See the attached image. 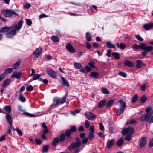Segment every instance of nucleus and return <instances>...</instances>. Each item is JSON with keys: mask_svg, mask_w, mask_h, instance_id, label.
Here are the masks:
<instances>
[{"mask_svg": "<svg viewBox=\"0 0 153 153\" xmlns=\"http://www.w3.org/2000/svg\"><path fill=\"white\" fill-rule=\"evenodd\" d=\"M146 114L143 115L141 117L140 120L141 121H145L150 123L149 119L151 116L153 114V110L151 109L150 107H149L146 108Z\"/></svg>", "mask_w": 153, "mask_h": 153, "instance_id": "f257e3e1", "label": "nucleus"}, {"mask_svg": "<svg viewBox=\"0 0 153 153\" xmlns=\"http://www.w3.org/2000/svg\"><path fill=\"white\" fill-rule=\"evenodd\" d=\"M133 49H141L142 50L146 49L148 51L153 50V47L151 46H147L146 44L144 43H141L139 45L134 44L132 46Z\"/></svg>", "mask_w": 153, "mask_h": 153, "instance_id": "f03ea898", "label": "nucleus"}, {"mask_svg": "<svg viewBox=\"0 0 153 153\" xmlns=\"http://www.w3.org/2000/svg\"><path fill=\"white\" fill-rule=\"evenodd\" d=\"M1 13L6 17H11L13 15L18 16L15 12L9 9H2L1 10Z\"/></svg>", "mask_w": 153, "mask_h": 153, "instance_id": "7ed1b4c3", "label": "nucleus"}, {"mask_svg": "<svg viewBox=\"0 0 153 153\" xmlns=\"http://www.w3.org/2000/svg\"><path fill=\"white\" fill-rule=\"evenodd\" d=\"M76 142L72 143L69 146L68 149L69 150H71L73 149L80 147L81 145V141L79 137L76 138Z\"/></svg>", "mask_w": 153, "mask_h": 153, "instance_id": "20e7f679", "label": "nucleus"}, {"mask_svg": "<svg viewBox=\"0 0 153 153\" xmlns=\"http://www.w3.org/2000/svg\"><path fill=\"white\" fill-rule=\"evenodd\" d=\"M22 21L20 20L17 23H14L12 25L11 28L14 30L16 31H18L22 28Z\"/></svg>", "mask_w": 153, "mask_h": 153, "instance_id": "39448f33", "label": "nucleus"}, {"mask_svg": "<svg viewBox=\"0 0 153 153\" xmlns=\"http://www.w3.org/2000/svg\"><path fill=\"white\" fill-rule=\"evenodd\" d=\"M134 129L133 128L130 126L123 129L122 133L123 135L126 134L132 135L134 133Z\"/></svg>", "mask_w": 153, "mask_h": 153, "instance_id": "423d86ee", "label": "nucleus"}, {"mask_svg": "<svg viewBox=\"0 0 153 153\" xmlns=\"http://www.w3.org/2000/svg\"><path fill=\"white\" fill-rule=\"evenodd\" d=\"M85 115L88 119L94 121L96 118V116L93 113L91 112H86L85 113Z\"/></svg>", "mask_w": 153, "mask_h": 153, "instance_id": "0eeeda50", "label": "nucleus"}, {"mask_svg": "<svg viewBox=\"0 0 153 153\" xmlns=\"http://www.w3.org/2000/svg\"><path fill=\"white\" fill-rule=\"evenodd\" d=\"M46 72L47 74L53 78H55L57 76L56 72L51 69H48Z\"/></svg>", "mask_w": 153, "mask_h": 153, "instance_id": "6e6552de", "label": "nucleus"}, {"mask_svg": "<svg viewBox=\"0 0 153 153\" xmlns=\"http://www.w3.org/2000/svg\"><path fill=\"white\" fill-rule=\"evenodd\" d=\"M42 52V49L41 48H37L34 52L33 54L35 57H39Z\"/></svg>", "mask_w": 153, "mask_h": 153, "instance_id": "1a4fd4ad", "label": "nucleus"}, {"mask_svg": "<svg viewBox=\"0 0 153 153\" xmlns=\"http://www.w3.org/2000/svg\"><path fill=\"white\" fill-rule=\"evenodd\" d=\"M66 47L68 50L71 53H74L75 52V49L70 43L66 44Z\"/></svg>", "mask_w": 153, "mask_h": 153, "instance_id": "9d476101", "label": "nucleus"}, {"mask_svg": "<svg viewBox=\"0 0 153 153\" xmlns=\"http://www.w3.org/2000/svg\"><path fill=\"white\" fill-rule=\"evenodd\" d=\"M16 32L13 29L6 34V36L8 38H11L13 37L16 34Z\"/></svg>", "mask_w": 153, "mask_h": 153, "instance_id": "9b49d317", "label": "nucleus"}, {"mask_svg": "<svg viewBox=\"0 0 153 153\" xmlns=\"http://www.w3.org/2000/svg\"><path fill=\"white\" fill-rule=\"evenodd\" d=\"M22 74V72L21 71L19 72H14L12 75L11 77L12 78L15 77L17 79H19L21 77Z\"/></svg>", "mask_w": 153, "mask_h": 153, "instance_id": "f8f14e48", "label": "nucleus"}, {"mask_svg": "<svg viewBox=\"0 0 153 153\" xmlns=\"http://www.w3.org/2000/svg\"><path fill=\"white\" fill-rule=\"evenodd\" d=\"M60 103L59 99V98H55L53 100V103L51 105L50 108L49 109V110H50L51 108H53V107L55 106Z\"/></svg>", "mask_w": 153, "mask_h": 153, "instance_id": "ddd939ff", "label": "nucleus"}, {"mask_svg": "<svg viewBox=\"0 0 153 153\" xmlns=\"http://www.w3.org/2000/svg\"><path fill=\"white\" fill-rule=\"evenodd\" d=\"M2 113L6 114V113L4 112H2ZM6 118L7 122L9 123V125H12V118L10 114H9L6 113Z\"/></svg>", "mask_w": 153, "mask_h": 153, "instance_id": "4468645a", "label": "nucleus"}, {"mask_svg": "<svg viewBox=\"0 0 153 153\" xmlns=\"http://www.w3.org/2000/svg\"><path fill=\"white\" fill-rule=\"evenodd\" d=\"M61 78L62 80V82L61 83V84L62 86L63 87H64L65 86H69V84L68 82L64 78V77H62Z\"/></svg>", "mask_w": 153, "mask_h": 153, "instance_id": "2eb2a0df", "label": "nucleus"}, {"mask_svg": "<svg viewBox=\"0 0 153 153\" xmlns=\"http://www.w3.org/2000/svg\"><path fill=\"white\" fill-rule=\"evenodd\" d=\"M153 27V23H151L149 24H145L143 26L144 29L146 30L152 29Z\"/></svg>", "mask_w": 153, "mask_h": 153, "instance_id": "dca6fc26", "label": "nucleus"}, {"mask_svg": "<svg viewBox=\"0 0 153 153\" xmlns=\"http://www.w3.org/2000/svg\"><path fill=\"white\" fill-rule=\"evenodd\" d=\"M124 65L125 66L128 67H132L134 66L133 63L129 60H126L124 62Z\"/></svg>", "mask_w": 153, "mask_h": 153, "instance_id": "f3484780", "label": "nucleus"}, {"mask_svg": "<svg viewBox=\"0 0 153 153\" xmlns=\"http://www.w3.org/2000/svg\"><path fill=\"white\" fill-rule=\"evenodd\" d=\"M115 140L114 139H112L108 141L107 143V147L108 148H111L114 143Z\"/></svg>", "mask_w": 153, "mask_h": 153, "instance_id": "a211bd4d", "label": "nucleus"}, {"mask_svg": "<svg viewBox=\"0 0 153 153\" xmlns=\"http://www.w3.org/2000/svg\"><path fill=\"white\" fill-rule=\"evenodd\" d=\"M11 29V27H3L0 29V33L7 32L9 31Z\"/></svg>", "mask_w": 153, "mask_h": 153, "instance_id": "6ab92c4d", "label": "nucleus"}, {"mask_svg": "<svg viewBox=\"0 0 153 153\" xmlns=\"http://www.w3.org/2000/svg\"><path fill=\"white\" fill-rule=\"evenodd\" d=\"M11 81L10 79H7L3 83L2 86L3 88H5L8 86L11 82Z\"/></svg>", "mask_w": 153, "mask_h": 153, "instance_id": "aec40b11", "label": "nucleus"}, {"mask_svg": "<svg viewBox=\"0 0 153 153\" xmlns=\"http://www.w3.org/2000/svg\"><path fill=\"white\" fill-rule=\"evenodd\" d=\"M106 100H105L100 101L98 104V107L99 108H101L104 106L106 104Z\"/></svg>", "mask_w": 153, "mask_h": 153, "instance_id": "412c9836", "label": "nucleus"}, {"mask_svg": "<svg viewBox=\"0 0 153 153\" xmlns=\"http://www.w3.org/2000/svg\"><path fill=\"white\" fill-rule=\"evenodd\" d=\"M146 142V140L145 137H143L140 141V146L141 148L143 147L145 145Z\"/></svg>", "mask_w": 153, "mask_h": 153, "instance_id": "4be33fe9", "label": "nucleus"}, {"mask_svg": "<svg viewBox=\"0 0 153 153\" xmlns=\"http://www.w3.org/2000/svg\"><path fill=\"white\" fill-rule=\"evenodd\" d=\"M137 64L136 65V67L138 68H140L141 67L142 65L145 66V64L143 63L142 61L140 60H137L136 61Z\"/></svg>", "mask_w": 153, "mask_h": 153, "instance_id": "5701e85b", "label": "nucleus"}, {"mask_svg": "<svg viewBox=\"0 0 153 153\" xmlns=\"http://www.w3.org/2000/svg\"><path fill=\"white\" fill-rule=\"evenodd\" d=\"M59 141H60L59 137H56L53 140L52 142V145L54 146H55Z\"/></svg>", "mask_w": 153, "mask_h": 153, "instance_id": "b1692460", "label": "nucleus"}, {"mask_svg": "<svg viewBox=\"0 0 153 153\" xmlns=\"http://www.w3.org/2000/svg\"><path fill=\"white\" fill-rule=\"evenodd\" d=\"M106 46L107 48H116L115 45L110 41H108L106 42Z\"/></svg>", "mask_w": 153, "mask_h": 153, "instance_id": "393cba45", "label": "nucleus"}, {"mask_svg": "<svg viewBox=\"0 0 153 153\" xmlns=\"http://www.w3.org/2000/svg\"><path fill=\"white\" fill-rule=\"evenodd\" d=\"M51 39L53 42L56 43L59 41V37L53 35L51 37Z\"/></svg>", "mask_w": 153, "mask_h": 153, "instance_id": "a878e982", "label": "nucleus"}, {"mask_svg": "<svg viewBox=\"0 0 153 153\" xmlns=\"http://www.w3.org/2000/svg\"><path fill=\"white\" fill-rule=\"evenodd\" d=\"M98 74H99L97 72H91L90 74V75L92 76L93 78L97 79L98 77Z\"/></svg>", "mask_w": 153, "mask_h": 153, "instance_id": "bb28decb", "label": "nucleus"}, {"mask_svg": "<svg viewBox=\"0 0 153 153\" xmlns=\"http://www.w3.org/2000/svg\"><path fill=\"white\" fill-rule=\"evenodd\" d=\"M123 137L120 138L117 141V146H121L123 142Z\"/></svg>", "mask_w": 153, "mask_h": 153, "instance_id": "cd10ccee", "label": "nucleus"}, {"mask_svg": "<svg viewBox=\"0 0 153 153\" xmlns=\"http://www.w3.org/2000/svg\"><path fill=\"white\" fill-rule=\"evenodd\" d=\"M116 45L118 48H120L121 49H123L126 47L125 45L123 43H121L120 44L117 43L116 44Z\"/></svg>", "mask_w": 153, "mask_h": 153, "instance_id": "c85d7f7f", "label": "nucleus"}, {"mask_svg": "<svg viewBox=\"0 0 153 153\" xmlns=\"http://www.w3.org/2000/svg\"><path fill=\"white\" fill-rule=\"evenodd\" d=\"M114 100H111L108 101L107 103H106L105 105L107 107H109L111 106L113 103Z\"/></svg>", "mask_w": 153, "mask_h": 153, "instance_id": "c756f323", "label": "nucleus"}, {"mask_svg": "<svg viewBox=\"0 0 153 153\" xmlns=\"http://www.w3.org/2000/svg\"><path fill=\"white\" fill-rule=\"evenodd\" d=\"M112 55L116 59H119L120 58V53H118L113 52L112 53Z\"/></svg>", "mask_w": 153, "mask_h": 153, "instance_id": "7c9ffc66", "label": "nucleus"}, {"mask_svg": "<svg viewBox=\"0 0 153 153\" xmlns=\"http://www.w3.org/2000/svg\"><path fill=\"white\" fill-rule=\"evenodd\" d=\"M101 91L104 94H109V92L108 90L105 87H102L101 88Z\"/></svg>", "mask_w": 153, "mask_h": 153, "instance_id": "2f4dec72", "label": "nucleus"}, {"mask_svg": "<svg viewBox=\"0 0 153 153\" xmlns=\"http://www.w3.org/2000/svg\"><path fill=\"white\" fill-rule=\"evenodd\" d=\"M21 62V61L20 60H18L14 64L13 67L14 69H16L18 68Z\"/></svg>", "mask_w": 153, "mask_h": 153, "instance_id": "473e14b6", "label": "nucleus"}, {"mask_svg": "<svg viewBox=\"0 0 153 153\" xmlns=\"http://www.w3.org/2000/svg\"><path fill=\"white\" fill-rule=\"evenodd\" d=\"M4 108L5 111L8 113H10L11 111V108L10 106L6 105Z\"/></svg>", "mask_w": 153, "mask_h": 153, "instance_id": "72a5a7b5", "label": "nucleus"}, {"mask_svg": "<svg viewBox=\"0 0 153 153\" xmlns=\"http://www.w3.org/2000/svg\"><path fill=\"white\" fill-rule=\"evenodd\" d=\"M27 87L26 89L27 91H32L33 89V87L32 86L30 85H26Z\"/></svg>", "mask_w": 153, "mask_h": 153, "instance_id": "f704fd0d", "label": "nucleus"}, {"mask_svg": "<svg viewBox=\"0 0 153 153\" xmlns=\"http://www.w3.org/2000/svg\"><path fill=\"white\" fill-rule=\"evenodd\" d=\"M74 66L76 69H80L81 68V64L79 63L75 62L74 63Z\"/></svg>", "mask_w": 153, "mask_h": 153, "instance_id": "c9c22d12", "label": "nucleus"}, {"mask_svg": "<svg viewBox=\"0 0 153 153\" xmlns=\"http://www.w3.org/2000/svg\"><path fill=\"white\" fill-rule=\"evenodd\" d=\"M86 38L88 41H90L91 40V37L89 32H87L86 34Z\"/></svg>", "mask_w": 153, "mask_h": 153, "instance_id": "e433bc0d", "label": "nucleus"}, {"mask_svg": "<svg viewBox=\"0 0 153 153\" xmlns=\"http://www.w3.org/2000/svg\"><path fill=\"white\" fill-rule=\"evenodd\" d=\"M40 75L39 74H35L33 76L31 81H32L33 80H36L37 79L39 80V79L40 78Z\"/></svg>", "mask_w": 153, "mask_h": 153, "instance_id": "4c0bfd02", "label": "nucleus"}, {"mask_svg": "<svg viewBox=\"0 0 153 153\" xmlns=\"http://www.w3.org/2000/svg\"><path fill=\"white\" fill-rule=\"evenodd\" d=\"M13 71V69L12 68H9L6 69L5 70V71L4 72H5L6 73V75L7 74L10 73L12 72Z\"/></svg>", "mask_w": 153, "mask_h": 153, "instance_id": "58836bf2", "label": "nucleus"}, {"mask_svg": "<svg viewBox=\"0 0 153 153\" xmlns=\"http://www.w3.org/2000/svg\"><path fill=\"white\" fill-rule=\"evenodd\" d=\"M118 102L121 105V108H125L126 107V104L123 101L120 100L118 101Z\"/></svg>", "mask_w": 153, "mask_h": 153, "instance_id": "ea45409f", "label": "nucleus"}, {"mask_svg": "<svg viewBox=\"0 0 153 153\" xmlns=\"http://www.w3.org/2000/svg\"><path fill=\"white\" fill-rule=\"evenodd\" d=\"M59 102L61 104H63L65 102L66 97L65 96H64L62 98H59Z\"/></svg>", "mask_w": 153, "mask_h": 153, "instance_id": "a19ab883", "label": "nucleus"}, {"mask_svg": "<svg viewBox=\"0 0 153 153\" xmlns=\"http://www.w3.org/2000/svg\"><path fill=\"white\" fill-rule=\"evenodd\" d=\"M125 108H120L117 111V114L118 115H120L123 112Z\"/></svg>", "mask_w": 153, "mask_h": 153, "instance_id": "79ce46f5", "label": "nucleus"}, {"mask_svg": "<svg viewBox=\"0 0 153 153\" xmlns=\"http://www.w3.org/2000/svg\"><path fill=\"white\" fill-rule=\"evenodd\" d=\"M125 108H120L117 111V114L118 115H120L123 112Z\"/></svg>", "mask_w": 153, "mask_h": 153, "instance_id": "37998d69", "label": "nucleus"}, {"mask_svg": "<svg viewBox=\"0 0 153 153\" xmlns=\"http://www.w3.org/2000/svg\"><path fill=\"white\" fill-rule=\"evenodd\" d=\"M65 139V135L63 134H61L59 137V140L60 141L62 142L64 141Z\"/></svg>", "mask_w": 153, "mask_h": 153, "instance_id": "c03bdc74", "label": "nucleus"}, {"mask_svg": "<svg viewBox=\"0 0 153 153\" xmlns=\"http://www.w3.org/2000/svg\"><path fill=\"white\" fill-rule=\"evenodd\" d=\"M19 100L22 102H24L26 101L25 98L23 97L22 94L19 95Z\"/></svg>", "mask_w": 153, "mask_h": 153, "instance_id": "a18cd8bd", "label": "nucleus"}, {"mask_svg": "<svg viewBox=\"0 0 153 153\" xmlns=\"http://www.w3.org/2000/svg\"><path fill=\"white\" fill-rule=\"evenodd\" d=\"M118 74L123 77H126L127 75L124 72L122 71H119L118 73Z\"/></svg>", "mask_w": 153, "mask_h": 153, "instance_id": "49530a36", "label": "nucleus"}, {"mask_svg": "<svg viewBox=\"0 0 153 153\" xmlns=\"http://www.w3.org/2000/svg\"><path fill=\"white\" fill-rule=\"evenodd\" d=\"M23 7L24 8L26 9H28L30 7L31 5L29 3H26L24 4Z\"/></svg>", "mask_w": 153, "mask_h": 153, "instance_id": "de8ad7c7", "label": "nucleus"}, {"mask_svg": "<svg viewBox=\"0 0 153 153\" xmlns=\"http://www.w3.org/2000/svg\"><path fill=\"white\" fill-rule=\"evenodd\" d=\"M131 134H127L125 138V139L126 141H129L131 139Z\"/></svg>", "mask_w": 153, "mask_h": 153, "instance_id": "09e8293b", "label": "nucleus"}, {"mask_svg": "<svg viewBox=\"0 0 153 153\" xmlns=\"http://www.w3.org/2000/svg\"><path fill=\"white\" fill-rule=\"evenodd\" d=\"M137 98L138 95L137 94H136L132 98V103H134L137 100Z\"/></svg>", "mask_w": 153, "mask_h": 153, "instance_id": "8fccbe9b", "label": "nucleus"}, {"mask_svg": "<svg viewBox=\"0 0 153 153\" xmlns=\"http://www.w3.org/2000/svg\"><path fill=\"white\" fill-rule=\"evenodd\" d=\"M48 145L44 146L43 147L42 152H47L48 150Z\"/></svg>", "mask_w": 153, "mask_h": 153, "instance_id": "3c124183", "label": "nucleus"}, {"mask_svg": "<svg viewBox=\"0 0 153 153\" xmlns=\"http://www.w3.org/2000/svg\"><path fill=\"white\" fill-rule=\"evenodd\" d=\"M93 133L90 132L89 133L88 136V138L90 140H91L94 138V136Z\"/></svg>", "mask_w": 153, "mask_h": 153, "instance_id": "603ef678", "label": "nucleus"}, {"mask_svg": "<svg viewBox=\"0 0 153 153\" xmlns=\"http://www.w3.org/2000/svg\"><path fill=\"white\" fill-rule=\"evenodd\" d=\"M135 37L137 39L140 41H143V39L139 35H136Z\"/></svg>", "mask_w": 153, "mask_h": 153, "instance_id": "864d4df0", "label": "nucleus"}, {"mask_svg": "<svg viewBox=\"0 0 153 153\" xmlns=\"http://www.w3.org/2000/svg\"><path fill=\"white\" fill-rule=\"evenodd\" d=\"M85 125L87 128H88L90 127V123L88 120H86L85 121Z\"/></svg>", "mask_w": 153, "mask_h": 153, "instance_id": "5fc2aeb1", "label": "nucleus"}, {"mask_svg": "<svg viewBox=\"0 0 153 153\" xmlns=\"http://www.w3.org/2000/svg\"><path fill=\"white\" fill-rule=\"evenodd\" d=\"M6 75V73L3 72L0 75V81L4 79Z\"/></svg>", "mask_w": 153, "mask_h": 153, "instance_id": "6e6d98bb", "label": "nucleus"}, {"mask_svg": "<svg viewBox=\"0 0 153 153\" xmlns=\"http://www.w3.org/2000/svg\"><path fill=\"white\" fill-rule=\"evenodd\" d=\"M80 111V110L79 109L73 111L71 112V113L73 115H76V114L78 113Z\"/></svg>", "mask_w": 153, "mask_h": 153, "instance_id": "4d7b16f0", "label": "nucleus"}, {"mask_svg": "<svg viewBox=\"0 0 153 153\" xmlns=\"http://www.w3.org/2000/svg\"><path fill=\"white\" fill-rule=\"evenodd\" d=\"M149 146L150 147L153 146V138L149 140Z\"/></svg>", "mask_w": 153, "mask_h": 153, "instance_id": "13d9d810", "label": "nucleus"}, {"mask_svg": "<svg viewBox=\"0 0 153 153\" xmlns=\"http://www.w3.org/2000/svg\"><path fill=\"white\" fill-rule=\"evenodd\" d=\"M143 50H145V51L141 53V54H142V55L143 56H146L147 54V52L152 51V50H149V51H148L146 49H145Z\"/></svg>", "mask_w": 153, "mask_h": 153, "instance_id": "bf43d9fd", "label": "nucleus"}, {"mask_svg": "<svg viewBox=\"0 0 153 153\" xmlns=\"http://www.w3.org/2000/svg\"><path fill=\"white\" fill-rule=\"evenodd\" d=\"M14 130L17 131V133L19 135L21 136L22 135V132L18 128H16L15 129H14Z\"/></svg>", "mask_w": 153, "mask_h": 153, "instance_id": "052dcab7", "label": "nucleus"}, {"mask_svg": "<svg viewBox=\"0 0 153 153\" xmlns=\"http://www.w3.org/2000/svg\"><path fill=\"white\" fill-rule=\"evenodd\" d=\"M146 97L145 96H143L142 97L141 99V102L143 103L145 102L146 101Z\"/></svg>", "mask_w": 153, "mask_h": 153, "instance_id": "680f3d73", "label": "nucleus"}, {"mask_svg": "<svg viewBox=\"0 0 153 153\" xmlns=\"http://www.w3.org/2000/svg\"><path fill=\"white\" fill-rule=\"evenodd\" d=\"M71 130L70 129L68 130L65 133V136H68L70 135L71 133Z\"/></svg>", "mask_w": 153, "mask_h": 153, "instance_id": "e2e57ef3", "label": "nucleus"}, {"mask_svg": "<svg viewBox=\"0 0 153 153\" xmlns=\"http://www.w3.org/2000/svg\"><path fill=\"white\" fill-rule=\"evenodd\" d=\"M99 128L100 130L102 131L104 129V127L102 124V123H100L99 124Z\"/></svg>", "mask_w": 153, "mask_h": 153, "instance_id": "0e129e2a", "label": "nucleus"}, {"mask_svg": "<svg viewBox=\"0 0 153 153\" xmlns=\"http://www.w3.org/2000/svg\"><path fill=\"white\" fill-rule=\"evenodd\" d=\"M26 23L29 26L31 25L32 22L31 20L30 19H27L26 20Z\"/></svg>", "mask_w": 153, "mask_h": 153, "instance_id": "69168bd1", "label": "nucleus"}, {"mask_svg": "<svg viewBox=\"0 0 153 153\" xmlns=\"http://www.w3.org/2000/svg\"><path fill=\"white\" fill-rule=\"evenodd\" d=\"M76 126H72L71 127V132H74L76 130Z\"/></svg>", "mask_w": 153, "mask_h": 153, "instance_id": "338daca9", "label": "nucleus"}, {"mask_svg": "<svg viewBox=\"0 0 153 153\" xmlns=\"http://www.w3.org/2000/svg\"><path fill=\"white\" fill-rule=\"evenodd\" d=\"M88 65L90 67L92 68H94L95 67L94 63L93 62H89Z\"/></svg>", "mask_w": 153, "mask_h": 153, "instance_id": "774afa93", "label": "nucleus"}]
</instances>
